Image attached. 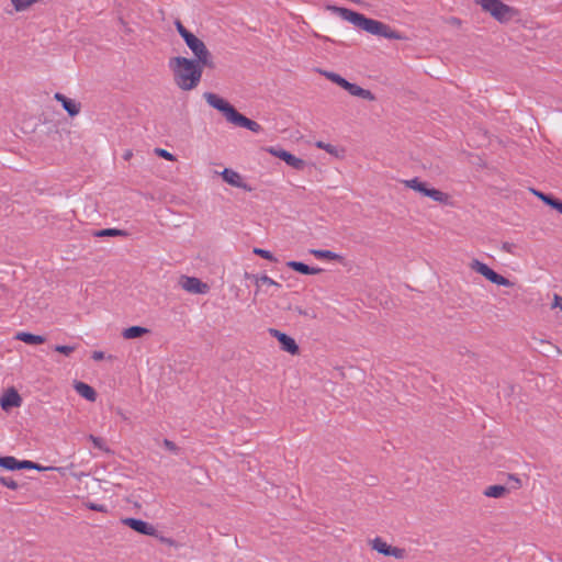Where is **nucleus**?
Here are the masks:
<instances>
[{
  "mask_svg": "<svg viewBox=\"0 0 562 562\" xmlns=\"http://www.w3.org/2000/svg\"><path fill=\"white\" fill-rule=\"evenodd\" d=\"M168 67L172 72L175 85L183 91H191L199 86L204 65L177 56L169 59Z\"/></svg>",
  "mask_w": 562,
  "mask_h": 562,
  "instance_id": "obj_1",
  "label": "nucleus"
},
{
  "mask_svg": "<svg viewBox=\"0 0 562 562\" xmlns=\"http://www.w3.org/2000/svg\"><path fill=\"white\" fill-rule=\"evenodd\" d=\"M203 98L210 106L222 112L226 121L231 124L247 128L254 133L261 132L262 127L260 124L239 113L229 102H227L225 99L221 98L216 93L204 92Z\"/></svg>",
  "mask_w": 562,
  "mask_h": 562,
  "instance_id": "obj_2",
  "label": "nucleus"
},
{
  "mask_svg": "<svg viewBox=\"0 0 562 562\" xmlns=\"http://www.w3.org/2000/svg\"><path fill=\"white\" fill-rule=\"evenodd\" d=\"M331 10L337 12L338 15L345 21H348L349 23L357 26L359 30L367 32L371 35H396V32L392 30L387 24H384L373 19L366 18L361 13L338 7H333Z\"/></svg>",
  "mask_w": 562,
  "mask_h": 562,
  "instance_id": "obj_3",
  "label": "nucleus"
},
{
  "mask_svg": "<svg viewBox=\"0 0 562 562\" xmlns=\"http://www.w3.org/2000/svg\"><path fill=\"white\" fill-rule=\"evenodd\" d=\"M483 11L490 13L494 19L504 23L512 20L516 11L499 0H475Z\"/></svg>",
  "mask_w": 562,
  "mask_h": 562,
  "instance_id": "obj_4",
  "label": "nucleus"
},
{
  "mask_svg": "<svg viewBox=\"0 0 562 562\" xmlns=\"http://www.w3.org/2000/svg\"><path fill=\"white\" fill-rule=\"evenodd\" d=\"M403 184L418 193H420L424 196L430 198L431 200L441 203V204H448L450 196L448 193H445L438 189L429 188L428 184L419 178H413L402 181Z\"/></svg>",
  "mask_w": 562,
  "mask_h": 562,
  "instance_id": "obj_5",
  "label": "nucleus"
},
{
  "mask_svg": "<svg viewBox=\"0 0 562 562\" xmlns=\"http://www.w3.org/2000/svg\"><path fill=\"white\" fill-rule=\"evenodd\" d=\"M469 267L471 268V270L475 271L476 273H480L481 276H483L485 279H487L492 283H495V284L502 285V286H513L514 285V283L509 279L498 274L492 268H490L486 263L480 261L479 259H473L469 263Z\"/></svg>",
  "mask_w": 562,
  "mask_h": 562,
  "instance_id": "obj_6",
  "label": "nucleus"
},
{
  "mask_svg": "<svg viewBox=\"0 0 562 562\" xmlns=\"http://www.w3.org/2000/svg\"><path fill=\"white\" fill-rule=\"evenodd\" d=\"M188 47L192 50L196 59L194 61L204 65L211 66V54L206 48L205 44L201 41L200 37H183Z\"/></svg>",
  "mask_w": 562,
  "mask_h": 562,
  "instance_id": "obj_7",
  "label": "nucleus"
},
{
  "mask_svg": "<svg viewBox=\"0 0 562 562\" xmlns=\"http://www.w3.org/2000/svg\"><path fill=\"white\" fill-rule=\"evenodd\" d=\"M370 546L379 553L386 557H393L396 560H404L407 558V551L405 549L392 547L380 537H375L373 540H371Z\"/></svg>",
  "mask_w": 562,
  "mask_h": 562,
  "instance_id": "obj_8",
  "label": "nucleus"
},
{
  "mask_svg": "<svg viewBox=\"0 0 562 562\" xmlns=\"http://www.w3.org/2000/svg\"><path fill=\"white\" fill-rule=\"evenodd\" d=\"M179 284L184 291L193 294H205L210 290L206 283L195 277L182 276L179 279Z\"/></svg>",
  "mask_w": 562,
  "mask_h": 562,
  "instance_id": "obj_9",
  "label": "nucleus"
},
{
  "mask_svg": "<svg viewBox=\"0 0 562 562\" xmlns=\"http://www.w3.org/2000/svg\"><path fill=\"white\" fill-rule=\"evenodd\" d=\"M269 334L278 339L283 351L289 352L290 355L299 353V346L292 337L276 328H269Z\"/></svg>",
  "mask_w": 562,
  "mask_h": 562,
  "instance_id": "obj_10",
  "label": "nucleus"
},
{
  "mask_svg": "<svg viewBox=\"0 0 562 562\" xmlns=\"http://www.w3.org/2000/svg\"><path fill=\"white\" fill-rule=\"evenodd\" d=\"M220 175L223 180L232 187L239 188L248 192L252 190V188L245 181L244 177L231 168H225L220 172Z\"/></svg>",
  "mask_w": 562,
  "mask_h": 562,
  "instance_id": "obj_11",
  "label": "nucleus"
},
{
  "mask_svg": "<svg viewBox=\"0 0 562 562\" xmlns=\"http://www.w3.org/2000/svg\"><path fill=\"white\" fill-rule=\"evenodd\" d=\"M122 524L130 527L131 529H133L134 531L140 533V535H146V536H155L156 535V528L142 520V519H137V518H123L122 520Z\"/></svg>",
  "mask_w": 562,
  "mask_h": 562,
  "instance_id": "obj_12",
  "label": "nucleus"
},
{
  "mask_svg": "<svg viewBox=\"0 0 562 562\" xmlns=\"http://www.w3.org/2000/svg\"><path fill=\"white\" fill-rule=\"evenodd\" d=\"M270 153L296 170H302L305 167V161L303 159L292 155L291 153H289L284 149H273L272 148V149H270Z\"/></svg>",
  "mask_w": 562,
  "mask_h": 562,
  "instance_id": "obj_13",
  "label": "nucleus"
},
{
  "mask_svg": "<svg viewBox=\"0 0 562 562\" xmlns=\"http://www.w3.org/2000/svg\"><path fill=\"white\" fill-rule=\"evenodd\" d=\"M21 403L22 398L14 389L7 391L0 400L1 407L4 411H8L12 407H19Z\"/></svg>",
  "mask_w": 562,
  "mask_h": 562,
  "instance_id": "obj_14",
  "label": "nucleus"
},
{
  "mask_svg": "<svg viewBox=\"0 0 562 562\" xmlns=\"http://www.w3.org/2000/svg\"><path fill=\"white\" fill-rule=\"evenodd\" d=\"M55 100L61 103L64 110L70 115L76 116L80 112V104L75 100L67 98L60 92H56L54 95Z\"/></svg>",
  "mask_w": 562,
  "mask_h": 562,
  "instance_id": "obj_15",
  "label": "nucleus"
},
{
  "mask_svg": "<svg viewBox=\"0 0 562 562\" xmlns=\"http://www.w3.org/2000/svg\"><path fill=\"white\" fill-rule=\"evenodd\" d=\"M74 389L80 396H82L87 401L94 402L97 400V392L94 391V389L85 382H76L74 384Z\"/></svg>",
  "mask_w": 562,
  "mask_h": 562,
  "instance_id": "obj_16",
  "label": "nucleus"
},
{
  "mask_svg": "<svg viewBox=\"0 0 562 562\" xmlns=\"http://www.w3.org/2000/svg\"><path fill=\"white\" fill-rule=\"evenodd\" d=\"M346 91H348L351 95L358 97L368 101H374L375 95L368 89H363L355 83L349 82Z\"/></svg>",
  "mask_w": 562,
  "mask_h": 562,
  "instance_id": "obj_17",
  "label": "nucleus"
},
{
  "mask_svg": "<svg viewBox=\"0 0 562 562\" xmlns=\"http://www.w3.org/2000/svg\"><path fill=\"white\" fill-rule=\"evenodd\" d=\"M15 339L23 341L25 344H29V345H41V344H44L46 340L44 336L34 335V334L26 333V331H19L15 335Z\"/></svg>",
  "mask_w": 562,
  "mask_h": 562,
  "instance_id": "obj_18",
  "label": "nucleus"
},
{
  "mask_svg": "<svg viewBox=\"0 0 562 562\" xmlns=\"http://www.w3.org/2000/svg\"><path fill=\"white\" fill-rule=\"evenodd\" d=\"M286 266L303 274H317L322 271L319 268H313L300 261H289Z\"/></svg>",
  "mask_w": 562,
  "mask_h": 562,
  "instance_id": "obj_19",
  "label": "nucleus"
},
{
  "mask_svg": "<svg viewBox=\"0 0 562 562\" xmlns=\"http://www.w3.org/2000/svg\"><path fill=\"white\" fill-rule=\"evenodd\" d=\"M507 493L508 488L505 487L504 485H491L487 486L483 492L484 496L492 498L504 497Z\"/></svg>",
  "mask_w": 562,
  "mask_h": 562,
  "instance_id": "obj_20",
  "label": "nucleus"
},
{
  "mask_svg": "<svg viewBox=\"0 0 562 562\" xmlns=\"http://www.w3.org/2000/svg\"><path fill=\"white\" fill-rule=\"evenodd\" d=\"M149 330L142 326H131L128 328H125L122 333V336L125 339H135L138 337H142L143 335L147 334Z\"/></svg>",
  "mask_w": 562,
  "mask_h": 562,
  "instance_id": "obj_21",
  "label": "nucleus"
},
{
  "mask_svg": "<svg viewBox=\"0 0 562 562\" xmlns=\"http://www.w3.org/2000/svg\"><path fill=\"white\" fill-rule=\"evenodd\" d=\"M319 72L331 82L336 83L345 90L347 89L349 81L342 78L340 75L327 70H319Z\"/></svg>",
  "mask_w": 562,
  "mask_h": 562,
  "instance_id": "obj_22",
  "label": "nucleus"
},
{
  "mask_svg": "<svg viewBox=\"0 0 562 562\" xmlns=\"http://www.w3.org/2000/svg\"><path fill=\"white\" fill-rule=\"evenodd\" d=\"M311 254L317 259H328V260H337L340 259V256L330 250L324 249H312Z\"/></svg>",
  "mask_w": 562,
  "mask_h": 562,
  "instance_id": "obj_23",
  "label": "nucleus"
},
{
  "mask_svg": "<svg viewBox=\"0 0 562 562\" xmlns=\"http://www.w3.org/2000/svg\"><path fill=\"white\" fill-rule=\"evenodd\" d=\"M16 12H23L41 0H10Z\"/></svg>",
  "mask_w": 562,
  "mask_h": 562,
  "instance_id": "obj_24",
  "label": "nucleus"
},
{
  "mask_svg": "<svg viewBox=\"0 0 562 562\" xmlns=\"http://www.w3.org/2000/svg\"><path fill=\"white\" fill-rule=\"evenodd\" d=\"M0 467L7 470H18L19 460L14 457H0Z\"/></svg>",
  "mask_w": 562,
  "mask_h": 562,
  "instance_id": "obj_25",
  "label": "nucleus"
},
{
  "mask_svg": "<svg viewBox=\"0 0 562 562\" xmlns=\"http://www.w3.org/2000/svg\"><path fill=\"white\" fill-rule=\"evenodd\" d=\"M48 468H44L38 463H35L33 461L23 460L19 461L18 470H37V471H45Z\"/></svg>",
  "mask_w": 562,
  "mask_h": 562,
  "instance_id": "obj_26",
  "label": "nucleus"
},
{
  "mask_svg": "<svg viewBox=\"0 0 562 562\" xmlns=\"http://www.w3.org/2000/svg\"><path fill=\"white\" fill-rule=\"evenodd\" d=\"M88 439L92 442L94 448L104 452H110V449L108 448L105 441L102 438L89 435Z\"/></svg>",
  "mask_w": 562,
  "mask_h": 562,
  "instance_id": "obj_27",
  "label": "nucleus"
},
{
  "mask_svg": "<svg viewBox=\"0 0 562 562\" xmlns=\"http://www.w3.org/2000/svg\"><path fill=\"white\" fill-rule=\"evenodd\" d=\"M125 235H126V233L124 231L116 229V228L101 229V231L95 233V236H98V237H103V236H125Z\"/></svg>",
  "mask_w": 562,
  "mask_h": 562,
  "instance_id": "obj_28",
  "label": "nucleus"
},
{
  "mask_svg": "<svg viewBox=\"0 0 562 562\" xmlns=\"http://www.w3.org/2000/svg\"><path fill=\"white\" fill-rule=\"evenodd\" d=\"M256 282L258 285H268V286H276L281 288V284L272 280L270 277L263 274L260 277H257Z\"/></svg>",
  "mask_w": 562,
  "mask_h": 562,
  "instance_id": "obj_29",
  "label": "nucleus"
},
{
  "mask_svg": "<svg viewBox=\"0 0 562 562\" xmlns=\"http://www.w3.org/2000/svg\"><path fill=\"white\" fill-rule=\"evenodd\" d=\"M254 254L267 260L277 261L276 257L269 250L262 248H254Z\"/></svg>",
  "mask_w": 562,
  "mask_h": 562,
  "instance_id": "obj_30",
  "label": "nucleus"
},
{
  "mask_svg": "<svg viewBox=\"0 0 562 562\" xmlns=\"http://www.w3.org/2000/svg\"><path fill=\"white\" fill-rule=\"evenodd\" d=\"M0 483L13 491L19 487L18 483L10 476H0Z\"/></svg>",
  "mask_w": 562,
  "mask_h": 562,
  "instance_id": "obj_31",
  "label": "nucleus"
},
{
  "mask_svg": "<svg viewBox=\"0 0 562 562\" xmlns=\"http://www.w3.org/2000/svg\"><path fill=\"white\" fill-rule=\"evenodd\" d=\"M533 194L537 195L540 200H542L546 204L550 205L552 207V203H554L555 199L548 195V194H544L542 192H539V191H536V190H532Z\"/></svg>",
  "mask_w": 562,
  "mask_h": 562,
  "instance_id": "obj_32",
  "label": "nucleus"
},
{
  "mask_svg": "<svg viewBox=\"0 0 562 562\" xmlns=\"http://www.w3.org/2000/svg\"><path fill=\"white\" fill-rule=\"evenodd\" d=\"M55 351L60 352L65 356H69L71 352L76 350L75 346H64V345H57L55 346Z\"/></svg>",
  "mask_w": 562,
  "mask_h": 562,
  "instance_id": "obj_33",
  "label": "nucleus"
},
{
  "mask_svg": "<svg viewBox=\"0 0 562 562\" xmlns=\"http://www.w3.org/2000/svg\"><path fill=\"white\" fill-rule=\"evenodd\" d=\"M155 153L159 156V157H162L165 158L166 160H169V161H173L176 160V157L169 153L168 150L166 149H162V148H156L155 149Z\"/></svg>",
  "mask_w": 562,
  "mask_h": 562,
  "instance_id": "obj_34",
  "label": "nucleus"
},
{
  "mask_svg": "<svg viewBox=\"0 0 562 562\" xmlns=\"http://www.w3.org/2000/svg\"><path fill=\"white\" fill-rule=\"evenodd\" d=\"M316 146L321 149H324L325 151L329 153V154H336L337 149L335 146L330 145V144H327V143H324L322 140L317 142L316 143Z\"/></svg>",
  "mask_w": 562,
  "mask_h": 562,
  "instance_id": "obj_35",
  "label": "nucleus"
},
{
  "mask_svg": "<svg viewBox=\"0 0 562 562\" xmlns=\"http://www.w3.org/2000/svg\"><path fill=\"white\" fill-rule=\"evenodd\" d=\"M164 446L166 447V449H168L171 452L176 453L178 451V447L175 445V442H172L169 439L164 440Z\"/></svg>",
  "mask_w": 562,
  "mask_h": 562,
  "instance_id": "obj_36",
  "label": "nucleus"
},
{
  "mask_svg": "<svg viewBox=\"0 0 562 562\" xmlns=\"http://www.w3.org/2000/svg\"><path fill=\"white\" fill-rule=\"evenodd\" d=\"M88 507L95 512H101V513L106 512L105 505H102V504L90 503L88 505Z\"/></svg>",
  "mask_w": 562,
  "mask_h": 562,
  "instance_id": "obj_37",
  "label": "nucleus"
},
{
  "mask_svg": "<svg viewBox=\"0 0 562 562\" xmlns=\"http://www.w3.org/2000/svg\"><path fill=\"white\" fill-rule=\"evenodd\" d=\"M176 25H177L179 35H193L192 33H190L186 30V27L181 24L180 21H176Z\"/></svg>",
  "mask_w": 562,
  "mask_h": 562,
  "instance_id": "obj_38",
  "label": "nucleus"
},
{
  "mask_svg": "<svg viewBox=\"0 0 562 562\" xmlns=\"http://www.w3.org/2000/svg\"><path fill=\"white\" fill-rule=\"evenodd\" d=\"M91 357L94 361H101L105 358V355L103 351L95 350L92 352Z\"/></svg>",
  "mask_w": 562,
  "mask_h": 562,
  "instance_id": "obj_39",
  "label": "nucleus"
},
{
  "mask_svg": "<svg viewBox=\"0 0 562 562\" xmlns=\"http://www.w3.org/2000/svg\"><path fill=\"white\" fill-rule=\"evenodd\" d=\"M508 480L514 483V487H520L521 486V480L516 476L515 474H509Z\"/></svg>",
  "mask_w": 562,
  "mask_h": 562,
  "instance_id": "obj_40",
  "label": "nucleus"
},
{
  "mask_svg": "<svg viewBox=\"0 0 562 562\" xmlns=\"http://www.w3.org/2000/svg\"><path fill=\"white\" fill-rule=\"evenodd\" d=\"M553 307H559L562 311V296L554 294L553 296Z\"/></svg>",
  "mask_w": 562,
  "mask_h": 562,
  "instance_id": "obj_41",
  "label": "nucleus"
},
{
  "mask_svg": "<svg viewBox=\"0 0 562 562\" xmlns=\"http://www.w3.org/2000/svg\"><path fill=\"white\" fill-rule=\"evenodd\" d=\"M552 207L562 214V201L555 199L554 203H552Z\"/></svg>",
  "mask_w": 562,
  "mask_h": 562,
  "instance_id": "obj_42",
  "label": "nucleus"
},
{
  "mask_svg": "<svg viewBox=\"0 0 562 562\" xmlns=\"http://www.w3.org/2000/svg\"><path fill=\"white\" fill-rule=\"evenodd\" d=\"M297 311H299V314L306 316V317L315 318V316H316L313 312L310 313L308 311H304L302 308H299Z\"/></svg>",
  "mask_w": 562,
  "mask_h": 562,
  "instance_id": "obj_43",
  "label": "nucleus"
},
{
  "mask_svg": "<svg viewBox=\"0 0 562 562\" xmlns=\"http://www.w3.org/2000/svg\"><path fill=\"white\" fill-rule=\"evenodd\" d=\"M502 248L507 251V252H512V248H513V245L512 244H508V243H504Z\"/></svg>",
  "mask_w": 562,
  "mask_h": 562,
  "instance_id": "obj_44",
  "label": "nucleus"
},
{
  "mask_svg": "<svg viewBox=\"0 0 562 562\" xmlns=\"http://www.w3.org/2000/svg\"><path fill=\"white\" fill-rule=\"evenodd\" d=\"M132 156H133L132 150H126V151L124 153V155H123V158H124L125 160H130V159L132 158Z\"/></svg>",
  "mask_w": 562,
  "mask_h": 562,
  "instance_id": "obj_45",
  "label": "nucleus"
},
{
  "mask_svg": "<svg viewBox=\"0 0 562 562\" xmlns=\"http://www.w3.org/2000/svg\"><path fill=\"white\" fill-rule=\"evenodd\" d=\"M449 23H451L452 25H459L460 24V21L456 18H451L449 21Z\"/></svg>",
  "mask_w": 562,
  "mask_h": 562,
  "instance_id": "obj_46",
  "label": "nucleus"
},
{
  "mask_svg": "<svg viewBox=\"0 0 562 562\" xmlns=\"http://www.w3.org/2000/svg\"><path fill=\"white\" fill-rule=\"evenodd\" d=\"M325 44H326V45H330V44H334V42H333V41H330V38H329V37H326Z\"/></svg>",
  "mask_w": 562,
  "mask_h": 562,
  "instance_id": "obj_47",
  "label": "nucleus"
}]
</instances>
